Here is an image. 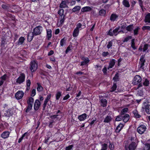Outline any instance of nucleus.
<instances>
[{"instance_id": "4d7b16f0", "label": "nucleus", "mask_w": 150, "mask_h": 150, "mask_svg": "<svg viewBox=\"0 0 150 150\" xmlns=\"http://www.w3.org/2000/svg\"><path fill=\"white\" fill-rule=\"evenodd\" d=\"M65 15H63V16H61V20L60 21V23H63L65 20Z\"/></svg>"}, {"instance_id": "338daca9", "label": "nucleus", "mask_w": 150, "mask_h": 150, "mask_svg": "<svg viewBox=\"0 0 150 150\" xmlns=\"http://www.w3.org/2000/svg\"><path fill=\"white\" fill-rule=\"evenodd\" d=\"M108 35H110V36H112L114 35L112 32V30L110 29L109 30L108 33Z\"/></svg>"}, {"instance_id": "ea45409f", "label": "nucleus", "mask_w": 150, "mask_h": 150, "mask_svg": "<svg viewBox=\"0 0 150 150\" xmlns=\"http://www.w3.org/2000/svg\"><path fill=\"white\" fill-rule=\"evenodd\" d=\"M38 87L37 90L39 92H41L43 90V87L39 83H37Z\"/></svg>"}, {"instance_id": "1a4fd4ad", "label": "nucleus", "mask_w": 150, "mask_h": 150, "mask_svg": "<svg viewBox=\"0 0 150 150\" xmlns=\"http://www.w3.org/2000/svg\"><path fill=\"white\" fill-rule=\"evenodd\" d=\"M146 129V127L145 125H141L137 128V132L139 134H142L144 133Z\"/></svg>"}, {"instance_id": "f8f14e48", "label": "nucleus", "mask_w": 150, "mask_h": 150, "mask_svg": "<svg viewBox=\"0 0 150 150\" xmlns=\"http://www.w3.org/2000/svg\"><path fill=\"white\" fill-rule=\"evenodd\" d=\"M40 102L39 100L38 99L36 100H35L34 105V109L35 110H38L40 107Z\"/></svg>"}, {"instance_id": "09e8293b", "label": "nucleus", "mask_w": 150, "mask_h": 150, "mask_svg": "<svg viewBox=\"0 0 150 150\" xmlns=\"http://www.w3.org/2000/svg\"><path fill=\"white\" fill-rule=\"evenodd\" d=\"M142 29L143 30H147L150 31V26H144L142 27Z\"/></svg>"}, {"instance_id": "4be33fe9", "label": "nucleus", "mask_w": 150, "mask_h": 150, "mask_svg": "<svg viewBox=\"0 0 150 150\" xmlns=\"http://www.w3.org/2000/svg\"><path fill=\"white\" fill-rule=\"evenodd\" d=\"M13 113L11 110L10 109H8V110L5 111V112L4 113V115L5 116L7 117H10L12 115Z\"/></svg>"}, {"instance_id": "864d4df0", "label": "nucleus", "mask_w": 150, "mask_h": 150, "mask_svg": "<svg viewBox=\"0 0 150 150\" xmlns=\"http://www.w3.org/2000/svg\"><path fill=\"white\" fill-rule=\"evenodd\" d=\"M51 97V94H50L48 95L47 96L45 99L44 101L48 103Z\"/></svg>"}, {"instance_id": "37998d69", "label": "nucleus", "mask_w": 150, "mask_h": 150, "mask_svg": "<svg viewBox=\"0 0 150 150\" xmlns=\"http://www.w3.org/2000/svg\"><path fill=\"white\" fill-rule=\"evenodd\" d=\"M117 88V85L116 83H115L113 84V86L111 88L110 91L112 92L114 91Z\"/></svg>"}, {"instance_id": "423d86ee", "label": "nucleus", "mask_w": 150, "mask_h": 150, "mask_svg": "<svg viewBox=\"0 0 150 150\" xmlns=\"http://www.w3.org/2000/svg\"><path fill=\"white\" fill-rule=\"evenodd\" d=\"M30 65L29 69L32 72H35L37 69L38 65L36 61L33 60L31 61L30 63Z\"/></svg>"}, {"instance_id": "cd10ccee", "label": "nucleus", "mask_w": 150, "mask_h": 150, "mask_svg": "<svg viewBox=\"0 0 150 150\" xmlns=\"http://www.w3.org/2000/svg\"><path fill=\"white\" fill-rule=\"evenodd\" d=\"M25 39L24 37H21L19 39L18 41L17 42L18 45H21L23 43Z\"/></svg>"}, {"instance_id": "49530a36", "label": "nucleus", "mask_w": 150, "mask_h": 150, "mask_svg": "<svg viewBox=\"0 0 150 150\" xmlns=\"http://www.w3.org/2000/svg\"><path fill=\"white\" fill-rule=\"evenodd\" d=\"M50 137V136L48 135L47 136V137H45V143L46 144H47L48 145L50 144L52 142V141L50 142L49 144H47V142H48V140L49 139Z\"/></svg>"}, {"instance_id": "e433bc0d", "label": "nucleus", "mask_w": 150, "mask_h": 150, "mask_svg": "<svg viewBox=\"0 0 150 150\" xmlns=\"http://www.w3.org/2000/svg\"><path fill=\"white\" fill-rule=\"evenodd\" d=\"M119 77L118 73H117L113 79V80L114 81L115 83H116L119 81Z\"/></svg>"}, {"instance_id": "0e129e2a", "label": "nucleus", "mask_w": 150, "mask_h": 150, "mask_svg": "<svg viewBox=\"0 0 150 150\" xmlns=\"http://www.w3.org/2000/svg\"><path fill=\"white\" fill-rule=\"evenodd\" d=\"M7 77V75L6 74H4L3 76L1 77V80L4 81H5L6 80Z\"/></svg>"}, {"instance_id": "a211bd4d", "label": "nucleus", "mask_w": 150, "mask_h": 150, "mask_svg": "<svg viewBox=\"0 0 150 150\" xmlns=\"http://www.w3.org/2000/svg\"><path fill=\"white\" fill-rule=\"evenodd\" d=\"M87 117V115L86 113H83L80 115L78 117V119L80 121H82L85 120Z\"/></svg>"}, {"instance_id": "aec40b11", "label": "nucleus", "mask_w": 150, "mask_h": 150, "mask_svg": "<svg viewBox=\"0 0 150 150\" xmlns=\"http://www.w3.org/2000/svg\"><path fill=\"white\" fill-rule=\"evenodd\" d=\"M35 36V35H34V34L33 32H32V33L30 32L27 35L28 40L29 42H30L32 41Z\"/></svg>"}, {"instance_id": "9b49d317", "label": "nucleus", "mask_w": 150, "mask_h": 150, "mask_svg": "<svg viewBox=\"0 0 150 150\" xmlns=\"http://www.w3.org/2000/svg\"><path fill=\"white\" fill-rule=\"evenodd\" d=\"M86 27V24L84 22H83L82 24L80 23H78L76 25V28L79 30L84 28Z\"/></svg>"}, {"instance_id": "5fc2aeb1", "label": "nucleus", "mask_w": 150, "mask_h": 150, "mask_svg": "<svg viewBox=\"0 0 150 150\" xmlns=\"http://www.w3.org/2000/svg\"><path fill=\"white\" fill-rule=\"evenodd\" d=\"M81 59L83 60V61H85L88 63H89L90 61V60L87 57H83L81 58Z\"/></svg>"}, {"instance_id": "680f3d73", "label": "nucleus", "mask_w": 150, "mask_h": 150, "mask_svg": "<svg viewBox=\"0 0 150 150\" xmlns=\"http://www.w3.org/2000/svg\"><path fill=\"white\" fill-rule=\"evenodd\" d=\"M47 103L44 101V103H43V106H42L43 108H42V110L43 111H44L45 110V108L47 106Z\"/></svg>"}, {"instance_id": "f3484780", "label": "nucleus", "mask_w": 150, "mask_h": 150, "mask_svg": "<svg viewBox=\"0 0 150 150\" xmlns=\"http://www.w3.org/2000/svg\"><path fill=\"white\" fill-rule=\"evenodd\" d=\"M124 126V125L123 124L121 123H120L116 128V129L115 130V132L117 133L119 132L123 128Z\"/></svg>"}, {"instance_id": "72a5a7b5", "label": "nucleus", "mask_w": 150, "mask_h": 150, "mask_svg": "<svg viewBox=\"0 0 150 150\" xmlns=\"http://www.w3.org/2000/svg\"><path fill=\"white\" fill-rule=\"evenodd\" d=\"M132 112L136 117L139 118L141 117V115L138 114V112L136 110L133 111Z\"/></svg>"}, {"instance_id": "6e6552de", "label": "nucleus", "mask_w": 150, "mask_h": 150, "mask_svg": "<svg viewBox=\"0 0 150 150\" xmlns=\"http://www.w3.org/2000/svg\"><path fill=\"white\" fill-rule=\"evenodd\" d=\"M25 75L24 73H22L19 77L16 80V83L17 84H21L25 81Z\"/></svg>"}, {"instance_id": "c9c22d12", "label": "nucleus", "mask_w": 150, "mask_h": 150, "mask_svg": "<svg viewBox=\"0 0 150 150\" xmlns=\"http://www.w3.org/2000/svg\"><path fill=\"white\" fill-rule=\"evenodd\" d=\"M106 14V11L104 9L100 10L99 12V15L100 16H104Z\"/></svg>"}, {"instance_id": "2f4dec72", "label": "nucleus", "mask_w": 150, "mask_h": 150, "mask_svg": "<svg viewBox=\"0 0 150 150\" xmlns=\"http://www.w3.org/2000/svg\"><path fill=\"white\" fill-rule=\"evenodd\" d=\"M128 110V108H124L121 110L120 113L123 115H124L126 114V113L127 112Z\"/></svg>"}, {"instance_id": "f704fd0d", "label": "nucleus", "mask_w": 150, "mask_h": 150, "mask_svg": "<svg viewBox=\"0 0 150 150\" xmlns=\"http://www.w3.org/2000/svg\"><path fill=\"white\" fill-rule=\"evenodd\" d=\"M81 8V7L80 6H76L74 7L72 9V11L73 12H75L77 11H79Z\"/></svg>"}, {"instance_id": "f257e3e1", "label": "nucleus", "mask_w": 150, "mask_h": 150, "mask_svg": "<svg viewBox=\"0 0 150 150\" xmlns=\"http://www.w3.org/2000/svg\"><path fill=\"white\" fill-rule=\"evenodd\" d=\"M137 141L136 139H135V142H132L129 145L126 142H125V150H135L137 148Z\"/></svg>"}, {"instance_id": "774afa93", "label": "nucleus", "mask_w": 150, "mask_h": 150, "mask_svg": "<svg viewBox=\"0 0 150 150\" xmlns=\"http://www.w3.org/2000/svg\"><path fill=\"white\" fill-rule=\"evenodd\" d=\"M145 146L146 148L148 150H150V144L146 143L145 144Z\"/></svg>"}, {"instance_id": "20e7f679", "label": "nucleus", "mask_w": 150, "mask_h": 150, "mask_svg": "<svg viewBox=\"0 0 150 150\" xmlns=\"http://www.w3.org/2000/svg\"><path fill=\"white\" fill-rule=\"evenodd\" d=\"M146 62V59L145 58V55L141 56L140 58L138 66L139 70H144V63Z\"/></svg>"}, {"instance_id": "b1692460", "label": "nucleus", "mask_w": 150, "mask_h": 150, "mask_svg": "<svg viewBox=\"0 0 150 150\" xmlns=\"http://www.w3.org/2000/svg\"><path fill=\"white\" fill-rule=\"evenodd\" d=\"M112 118L110 116H107L105 118L103 121V122L105 123H109L112 120Z\"/></svg>"}, {"instance_id": "de8ad7c7", "label": "nucleus", "mask_w": 150, "mask_h": 150, "mask_svg": "<svg viewBox=\"0 0 150 150\" xmlns=\"http://www.w3.org/2000/svg\"><path fill=\"white\" fill-rule=\"evenodd\" d=\"M112 45V40L109 41L108 42V44L107 45V48L108 49L111 48Z\"/></svg>"}, {"instance_id": "ddd939ff", "label": "nucleus", "mask_w": 150, "mask_h": 150, "mask_svg": "<svg viewBox=\"0 0 150 150\" xmlns=\"http://www.w3.org/2000/svg\"><path fill=\"white\" fill-rule=\"evenodd\" d=\"M99 102L100 105L103 107H105L107 106V101L104 98H100Z\"/></svg>"}, {"instance_id": "0eeeda50", "label": "nucleus", "mask_w": 150, "mask_h": 150, "mask_svg": "<svg viewBox=\"0 0 150 150\" xmlns=\"http://www.w3.org/2000/svg\"><path fill=\"white\" fill-rule=\"evenodd\" d=\"M42 27L41 26L39 25L36 26L33 30V33L34 35L37 36L40 35L42 33Z\"/></svg>"}, {"instance_id": "7ed1b4c3", "label": "nucleus", "mask_w": 150, "mask_h": 150, "mask_svg": "<svg viewBox=\"0 0 150 150\" xmlns=\"http://www.w3.org/2000/svg\"><path fill=\"white\" fill-rule=\"evenodd\" d=\"M129 119V115L128 114H126L124 115L120 114L117 116L115 118V121H120L122 120L123 122L126 123L128 122Z\"/></svg>"}, {"instance_id": "e2e57ef3", "label": "nucleus", "mask_w": 150, "mask_h": 150, "mask_svg": "<svg viewBox=\"0 0 150 150\" xmlns=\"http://www.w3.org/2000/svg\"><path fill=\"white\" fill-rule=\"evenodd\" d=\"M36 94V90L35 89H33L31 92V96H34Z\"/></svg>"}, {"instance_id": "c85d7f7f", "label": "nucleus", "mask_w": 150, "mask_h": 150, "mask_svg": "<svg viewBox=\"0 0 150 150\" xmlns=\"http://www.w3.org/2000/svg\"><path fill=\"white\" fill-rule=\"evenodd\" d=\"M140 29V28L139 26H136L135 28L133 30L134 35L136 36L138 34L139 31Z\"/></svg>"}, {"instance_id": "58836bf2", "label": "nucleus", "mask_w": 150, "mask_h": 150, "mask_svg": "<svg viewBox=\"0 0 150 150\" xmlns=\"http://www.w3.org/2000/svg\"><path fill=\"white\" fill-rule=\"evenodd\" d=\"M61 96L62 92L60 91H57L55 95L56 100H58Z\"/></svg>"}, {"instance_id": "a18cd8bd", "label": "nucleus", "mask_w": 150, "mask_h": 150, "mask_svg": "<svg viewBox=\"0 0 150 150\" xmlns=\"http://www.w3.org/2000/svg\"><path fill=\"white\" fill-rule=\"evenodd\" d=\"M64 10L63 9H61L59 10L58 11V14H59L60 16H63L64 13Z\"/></svg>"}, {"instance_id": "2eb2a0df", "label": "nucleus", "mask_w": 150, "mask_h": 150, "mask_svg": "<svg viewBox=\"0 0 150 150\" xmlns=\"http://www.w3.org/2000/svg\"><path fill=\"white\" fill-rule=\"evenodd\" d=\"M115 60L114 59H111L109 63V65L108 67V69H109L112 68L114 66L115 63Z\"/></svg>"}, {"instance_id": "f03ea898", "label": "nucleus", "mask_w": 150, "mask_h": 150, "mask_svg": "<svg viewBox=\"0 0 150 150\" xmlns=\"http://www.w3.org/2000/svg\"><path fill=\"white\" fill-rule=\"evenodd\" d=\"M142 81V78L141 76L139 75H136L134 77L132 83L134 85L138 84L137 87V89H138L143 86L142 84L140 83Z\"/></svg>"}, {"instance_id": "603ef678", "label": "nucleus", "mask_w": 150, "mask_h": 150, "mask_svg": "<svg viewBox=\"0 0 150 150\" xmlns=\"http://www.w3.org/2000/svg\"><path fill=\"white\" fill-rule=\"evenodd\" d=\"M72 48V46L71 45H69L68 47H67V49L65 51V53L67 54L68 53V52L71 50Z\"/></svg>"}, {"instance_id": "a19ab883", "label": "nucleus", "mask_w": 150, "mask_h": 150, "mask_svg": "<svg viewBox=\"0 0 150 150\" xmlns=\"http://www.w3.org/2000/svg\"><path fill=\"white\" fill-rule=\"evenodd\" d=\"M66 39L64 38L62 39L60 42V45L61 46H63L64 44L66 43Z\"/></svg>"}, {"instance_id": "5701e85b", "label": "nucleus", "mask_w": 150, "mask_h": 150, "mask_svg": "<svg viewBox=\"0 0 150 150\" xmlns=\"http://www.w3.org/2000/svg\"><path fill=\"white\" fill-rule=\"evenodd\" d=\"M118 17V16L115 13H112L110 17V20L112 21H115Z\"/></svg>"}, {"instance_id": "c03bdc74", "label": "nucleus", "mask_w": 150, "mask_h": 150, "mask_svg": "<svg viewBox=\"0 0 150 150\" xmlns=\"http://www.w3.org/2000/svg\"><path fill=\"white\" fill-rule=\"evenodd\" d=\"M131 46L133 50H135L136 48L135 46L134 39H132L131 40Z\"/></svg>"}, {"instance_id": "412c9836", "label": "nucleus", "mask_w": 150, "mask_h": 150, "mask_svg": "<svg viewBox=\"0 0 150 150\" xmlns=\"http://www.w3.org/2000/svg\"><path fill=\"white\" fill-rule=\"evenodd\" d=\"M144 21L145 23H150V13H148L146 15Z\"/></svg>"}, {"instance_id": "dca6fc26", "label": "nucleus", "mask_w": 150, "mask_h": 150, "mask_svg": "<svg viewBox=\"0 0 150 150\" xmlns=\"http://www.w3.org/2000/svg\"><path fill=\"white\" fill-rule=\"evenodd\" d=\"M92 10V8L89 6H85L81 9V11L82 12H89Z\"/></svg>"}, {"instance_id": "69168bd1", "label": "nucleus", "mask_w": 150, "mask_h": 150, "mask_svg": "<svg viewBox=\"0 0 150 150\" xmlns=\"http://www.w3.org/2000/svg\"><path fill=\"white\" fill-rule=\"evenodd\" d=\"M26 85L27 86L30 87L31 84L30 81L29 79L27 80L26 81Z\"/></svg>"}, {"instance_id": "3c124183", "label": "nucleus", "mask_w": 150, "mask_h": 150, "mask_svg": "<svg viewBox=\"0 0 150 150\" xmlns=\"http://www.w3.org/2000/svg\"><path fill=\"white\" fill-rule=\"evenodd\" d=\"M149 46V45L148 44H144L143 48V51L145 52L148 49Z\"/></svg>"}, {"instance_id": "bb28decb", "label": "nucleus", "mask_w": 150, "mask_h": 150, "mask_svg": "<svg viewBox=\"0 0 150 150\" xmlns=\"http://www.w3.org/2000/svg\"><path fill=\"white\" fill-rule=\"evenodd\" d=\"M122 3L125 7L127 8H129L130 7V5L128 0H123Z\"/></svg>"}, {"instance_id": "4468645a", "label": "nucleus", "mask_w": 150, "mask_h": 150, "mask_svg": "<svg viewBox=\"0 0 150 150\" xmlns=\"http://www.w3.org/2000/svg\"><path fill=\"white\" fill-rule=\"evenodd\" d=\"M9 134L10 133L8 131H6L2 133L1 134V137L2 138L5 139L9 137Z\"/></svg>"}, {"instance_id": "7c9ffc66", "label": "nucleus", "mask_w": 150, "mask_h": 150, "mask_svg": "<svg viewBox=\"0 0 150 150\" xmlns=\"http://www.w3.org/2000/svg\"><path fill=\"white\" fill-rule=\"evenodd\" d=\"M150 84L149 81L147 79H145L144 80H143V85L145 86H148Z\"/></svg>"}, {"instance_id": "4c0bfd02", "label": "nucleus", "mask_w": 150, "mask_h": 150, "mask_svg": "<svg viewBox=\"0 0 150 150\" xmlns=\"http://www.w3.org/2000/svg\"><path fill=\"white\" fill-rule=\"evenodd\" d=\"M120 28V27L118 26L113 30L112 32L115 36H116L117 35L118 33H119L118 31Z\"/></svg>"}, {"instance_id": "39448f33", "label": "nucleus", "mask_w": 150, "mask_h": 150, "mask_svg": "<svg viewBox=\"0 0 150 150\" xmlns=\"http://www.w3.org/2000/svg\"><path fill=\"white\" fill-rule=\"evenodd\" d=\"M34 101V98L31 97H30L27 100V103L28 106L27 109L25 110L26 112H28L31 110L32 108L33 105Z\"/></svg>"}, {"instance_id": "79ce46f5", "label": "nucleus", "mask_w": 150, "mask_h": 150, "mask_svg": "<svg viewBox=\"0 0 150 150\" xmlns=\"http://www.w3.org/2000/svg\"><path fill=\"white\" fill-rule=\"evenodd\" d=\"M102 148L100 150H107L108 147V144L105 143L102 144Z\"/></svg>"}, {"instance_id": "6e6d98bb", "label": "nucleus", "mask_w": 150, "mask_h": 150, "mask_svg": "<svg viewBox=\"0 0 150 150\" xmlns=\"http://www.w3.org/2000/svg\"><path fill=\"white\" fill-rule=\"evenodd\" d=\"M132 36H128L125 38L123 42H127L129 40L132 38Z\"/></svg>"}, {"instance_id": "9d476101", "label": "nucleus", "mask_w": 150, "mask_h": 150, "mask_svg": "<svg viewBox=\"0 0 150 150\" xmlns=\"http://www.w3.org/2000/svg\"><path fill=\"white\" fill-rule=\"evenodd\" d=\"M24 95V93L22 91H19L15 94V97L16 99L20 100L22 98Z\"/></svg>"}, {"instance_id": "8fccbe9b", "label": "nucleus", "mask_w": 150, "mask_h": 150, "mask_svg": "<svg viewBox=\"0 0 150 150\" xmlns=\"http://www.w3.org/2000/svg\"><path fill=\"white\" fill-rule=\"evenodd\" d=\"M27 134V132H25L22 135V137L19 139V140H18V143H20L21 142L22 140L23 139V138Z\"/></svg>"}, {"instance_id": "c756f323", "label": "nucleus", "mask_w": 150, "mask_h": 150, "mask_svg": "<svg viewBox=\"0 0 150 150\" xmlns=\"http://www.w3.org/2000/svg\"><path fill=\"white\" fill-rule=\"evenodd\" d=\"M79 33V30L75 28L74 30L73 36L74 37H76L78 36Z\"/></svg>"}, {"instance_id": "bf43d9fd", "label": "nucleus", "mask_w": 150, "mask_h": 150, "mask_svg": "<svg viewBox=\"0 0 150 150\" xmlns=\"http://www.w3.org/2000/svg\"><path fill=\"white\" fill-rule=\"evenodd\" d=\"M109 53L108 52H103L102 54V55L103 57H105L109 55Z\"/></svg>"}, {"instance_id": "a878e982", "label": "nucleus", "mask_w": 150, "mask_h": 150, "mask_svg": "<svg viewBox=\"0 0 150 150\" xmlns=\"http://www.w3.org/2000/svg\"><path fill=\"white\" fill-rule=\"evenodd\" d=\"M144 109L145 112L147 114H150V105L147 104L145 105Z\"/></svg>"}, {"instance_id": "052dcab7", "label": "nucleus", "mask_w": 150, "mask_h": 150, "mask_svg": "<svg viewBox=\"0 0 150 150\" xmlns=\"http://www.w3.org/2000/svg\"><path fill=\"white\" fill-rule=\"evenodd\" d=\"M107 69H108L105 66L104 68L102 69V71L104 74L105 75L107 74Z\"/></svg>"}, {"instance_id": "6ab92c4d", "label": "nucleus", "mask_w": 150, "mask_h": 150, "mask_svg": "<svg viewBox=\"0 0 150 150\" xmlns=\"http://www.w3.org/2000/svg\"><path fill=\"white\" fill-rule=\"evenodd\" d=\"M47 39L48 40H50L52 36V30L51 29H47Z\"/></svg>"}, {"instance_id": "13d9d810", "label": "nucleus", "mask_w": 150, "mask_h": 150, "mask_svg": "<svg viewBox=\"0 0 150 150\" xmlns=\"http://www.w3.org/2000/svg\"><path fill=\"white\" fill-rule=\"evenodd\" d=\"M74 147L73 145H71L65 148V150H71L72 149L73 147Z\"/></svg>"}, {"instance_id": "473e14b6", "label": "nucleus", "mask_w": 150, "mask_h": 150, "mask_svg": "<svg viewBox=\"0 0 150 150\" xmlns=\"http://www.w3.org/2000/svg\"><path fill=\"white\" fill-rule=\"evenodd\" d=\"M133 25L131 24L126 27V30L128 31L131 32L133 30Z\"/></svg>"}, {"instance_id": "393cba45", "label": "nucleus", "mask_w": 150, "mask_h": 150, "mask_svg": "<svg viewBox=\"0 0 150 150\" xmlns=\"http://www.w3.org/2000/svg\"><path fill=\"white\" fill-rule=\"evenodd\" d=\"M59 7L61 8H68V4H67L64 1V0L62 1L60 4Z\"/></svg>"}]
</instances>
